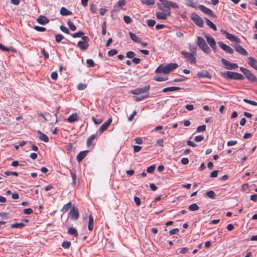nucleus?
I'll list each match as a JSON object with an SVG mask.
<instances>
[{
	"label": "nucleus",
	"mask_w": 257,
	"mask_h": 257,
	"mask_svg": "<svg viewBox=\"0 0 257 257\" xmlns=\"http://www.w3.org/2000/svg\"><path fill=\"white\" fill-rule=\"evenodd\" d=\"M162 4L157 3V6L159 10L163 12L171 14V8L177 9L179 8L178 4L175 2L167 0H159Z\"/></svg>",
	"instance_id": "f257e3e1"
},
{
	"label": "nucleus",
	"mask_w": 257,
	"mask_h": 257,
	"mask_svg": "<svg viewBox=\"0 0 257 257\" xmlns=\"http://www.w3.org/2000/svg\"><path fill=\"white\" fill-rule=\"evenodd\" d=\"M221 75L223 77L227 79L243 80L244 78L242 74L232 71L221 72Z\"/></svg>",
	"instance_id": "f03ea898"
},
{
	"label": "nucleus",
	"mask_w": 257,
	"mask_h": 257,
	"mask_svg": "<svg viewBox=\"0 0 257 257\" xmlns=\"http://www.w3.org/2000/svg\"><path fill=\"white\" fill-rule=\"evenodd\" d=\"M196 43L198 47L205 53L209 54L211 52V49L206 44L203 38L200 37H197Z\"/></svg>",
	"instance_id": "7ed1b4c3"
},
{
	"label": "nucleus",
	"mask_w": 257,
	"mask_h": 257,
	"mask_svg": "<svg viewBox=\"0 0 257 257\" xmlns=\"http://www.w3.org/2000/svg\"><path fill=\"white\" fill-rule=\"evenodd\" d=\"M240 70L243 73L246 78L249 81L251 82L256 81L257 79L256 78L255 76L252 73H251V72L249 70L242 67H240Z\"/></svg>",
	"instance_id": "20e7f679"
},
{
	"label": "nucleus",
	"mask_w": 257,
	"mask_h": 257,
	"mask_svg": "<svg viewBox=\"0 0 257 257\" xmlns=\"http://www.w3.org/2000/svg\"><path fill=\"white\" fill-rule=\"evenodd\" d=\"M181 54L186 58L191 64H195L196 63V59L194 54L187 52L184 51L181 52Z\"/></svg>",
	"instance_id": "39448f33"
},
{
	"label": "nucleus",
	"mask_w": 257,
	"mask_h": 257,
	"mask_svg": "<svg viewBox=\"0 0 257 257\" xmlns=\"http://www.w3.org/2000/svg\"><path fill=\"white\" fill-rule=\"evenodd\" d=\"M191 20L199 27L202 28L203 26V21L202 19L197 14L193 13L191 16Z\"/></svg>",
	"instance_id": "423d86ee"
},
{
	"label": "nucleus",
	"mask_w": 257,
	"mask_h": 257,
	"mask_svg": "<svg viewBox=\"0 0 257 257\" xmlns=\"http://www.w3.org/2000/svg\"><path fill=\"white\" fill-rule=\"evenodd\" d=\"M198 8L199 10L203 13L214 18H216V16L214 14V13L212 12V11L206 7L200 5L198 6Z\"/></svg>",
	"instance_id": "0eeeda50"
},
{
	"label": "nucleus",
	"mask_w": 257,
	"mask_h": 257,
	"mask_svg": "<svg viewBox=\"0 0 257 257\" xmlns=\"http://www.w3.org/2000/svg\"><path fill=\"white\" fill-rule=\"evenodd\" d=\"M222 64L225 66V68L228 70L235 69L238 68V65L236 63H231L229 61L222 58L221 60Z\"/></svg>",
	"instance_id": "6e6552de"
},
{
	"label": "nucleus",
	"mask_w": 257,
	"mask_h": 257,
	"mask_svg": "<svg viewBox=\"0 0 257 257\" xmlns=\"http://www.w3.org/2000/svg\"><path fill=\"white\" fill-rule=\"evenodd\" d=\"M150 85H147L142 88H138L131 91L133 94L139 95L147 92L150 89Z\"/></svg>",
	"instance_id": "1a4fd4ad"
},
{
	"label": "nucleus",
	"mask_w": 257,
	"mask_h": 257,
	"mask_svg": "<svg viewBox=\"0 0 257 257\" xmlns=\"http://www.w3.org/2000/svg\"><path fill=\"white\" fill-rule=\"evenodd\" d=\"M218 45L226 53L229 54L233 53V50L230 46L224 44L222 42H218Z\"/></svg>",
	"instance_id": "9d476101"
},
{
	"label": "nucleus",
	"mask_w": 257,
	"mask_h": 257,
	"mask_svg": "<svg viewBox=\"0 0 257 257\" xmlns=\"http://www.w3.org/2000/svg\"><path fill=\"white\" fill-rule=\"evenodd\" d=\"M70 217L71 219L76 220L78 219L79 217V214L78 208L73 206L70 211Z\"/></svg>",
	"instance_id": "9b49d317"
},
{
	"label": "nucleus",
	"mask_w": 257,
	"mask_h": 257,
	"mask_svg": "<svg viewBox=\"0 0 257 257\" xmlns=\"http://www.w3.org/2000/svg\"><path fill=\"white\" fill-rule=\"evenodd\" d=\"M178 67L177 63H169L165 65L166 73L168 74Z\"/></svg>",
	"instance_id": "f8f14e48"
},
{
	"label": "nucleus",
	"mask_w": 257,
	"mask_h": 257,
	"mask_svg": "<svg viewBox=\"0 0 257 257\" xmlns=\"http://www.w3.org/2000/svg\"><path fill=\"white\" fill-rule=\"evenodd\" d=\"M223 33L225 35V37L227 39L229 40L230 41H232V42H235L237 43H239L240 42V40L238 38L227 32L226 31H224Z\"/></svg>",
	"instance_id": "ddd939ff"
},
{
	"label": "nucleus",
	"mask_w": 257,
	"mask_h": 257,
	"mask_svg": "<svg viewBox=\"0 0 257 257\" xmlns=\"http://www.w3.org/2000/svg\"><path fill=\"white\" fill-rule=\"evenodd\" d=\"M223 33L225 35V37L227 39L229 40L230 41H232V42H235L237 43H239L240 42V40L238 38L227 32L226 31H224Z\"/></svg>",
	"instance_id": "4468645a"
},
{
	"label": "nucleus",
	"mask_w": 257,
	"mask_h": 257,
	"mask_svg": "<svg viewBox=\"0 0 257 257\" xmlns=\"http://www.w3.org/2000/svg\"><path fill=\"white\" fill-rule=\"evenodd\" d=\"M223 33L225 35V37L227 39L229 40L230 41H232V42H235L237 43H239L240 42V40L238 38L227 32L226 31H224Z\"/></svg>",
	"instance_id": "2eb2a0df"
},
{
	"label": "nucleus",
	"mask_w": 257,
	"mask_h": 257,
	"mask_svg": "<svg viewBox=\"0 0 257 257\" xmlns=\"http://www.w3.org/2000/svg\"><path fill=\"white\" fill-rule=\"evenodd\" d=\"M196 77L199 78H206L209 79H211L212 77L209 72L205 70H203L200 72H198L196 74Z\"/></svg>",
	"instance_id": "dca6fc26"
},
{
	"label": "nucleus",
	"mask_w": 257,
	"mask_h": 257,
	"mask_svg": "<svg viewBox=\"0 0 257 257\" xmlns=\"http://www.w3.org/2000/svg\"><path fill=\"white\" fill-rule=\"evenodd\" d=\"M171 14H168V13L165 12H157L156 13V16L158 19L160 20H166L168 17L170 16Z\"/></svg>",
	"instance_id": "f3484780"
},
{
	"label": "nucleus",
	"mask_w": 257,
	"mask_h": 257,
	"mask_svg": "<svg viewBox=\"0 0 257 257\" xmlns=\"http://www.w3.org/2000/svg\"><path fill=\"white\" fill-rule=\"evenodd\" d=\"M233 47L235 51L237 52L240 54L243 55V56H247V51L242 48L240 45L238 44H235L233 46Z\"/></svg>",
	"instance_id": "a211bd4d"
},
{
	"label": "nucleus",
	"mask_w": 257,
	"mask_h": 257,
	"mask_svg": "<svg viewBox=\"0 0 257 257\" xmlns=\"http://www.w3.org/2000/svg\"><path fill=\"white\" fill-rule=\"evenodd\" d=\"M112 122V118L111 117L109 118L107 121H106L105 122H104L102 125L99 128V131L101 133L104 132L107 127L110 125Z\"/></svg>",
	"instance_id": "6ab92c4d"
},
{
	"label": "nucleus",
	"mask_w": 257,
	"mask_h": 257,
	"mask_svg": "<svg viewBox=\"0 0 257 257\" xmlns=\"http://www.w3.org/2000/svg\"><path fill=\"white\" fill-rule=\"evenodd\" d=\"M248 64L253 68L257 70V60L252 57L247 58Z\"/></svg>",
	"instance_id": "aec40b11"
},
{
	"label": "nucleus",
	"mask_w": 257,
	"mask_h": 257,
	"mask_svg": "<svg viewBox=\"0 0 257 257\" xmlns=\"http://www.w3.org/2000/svg\"><path fill=\"white\" fill-rule=\"evenodd\" d=\"M88 152V151H83L78 153L76 157L77 161L78 162H81L86 156Z\"/></svg>",
	"instance_id": "412c9836"
},
{
	"label": "nucleus",
	"mask_w": 257,
	"mask_h": 257,
	"mask_svg": "<svg viewBox=\"0 0 257 257\" xmlns=\"http://www.w3.org/2000/svg\"><path fill=\"white\" fill-rule=\"evenodd\" d=\"M38 134H39V138L40 140L45 142L48 143L49 142V138L47 135L42 133L40 131H37Z\"/></svg>",
	"instance_id": "4be33fe9"
},
{
	"label": "nucleus",
	"mask_w": 257,
	"mask_h": 257,
	"mask_svg": "<svg viewBox=\"0 0 257 257\" xmlns=\"http://www.w3.org/2000/svg\"><path fill=\"white\" fill-rule=\"evenodd\" d=\"M37 22L41 25H45L49 22V20L45 16H40L37 19Z\"/></svg>",
	"instance_id": "5701e85b"
},
{
	"label": "nucleus",
	"mask_w": 257,
	"mask_h": 257,
	"mask_svg": "<svg viewBox=\"0 0 257 257\" xmlns=\"http://www.w3.org/2000/svg\"><path fill=\"white\" fill-rule=\"evenodd\" d=\"M204 36L206 39L208 44L210 46H212V45L216 44V42L212 36H209L206 34L204 35Z\"/></svg>",
	"instance_id": "b1692460"
},
{
	"label": "nucleus",
	"mask_w": 257,
	"mask_h": 257,
	"mask_svg": "<svg viewBox=\"0 0 257 257\" xmlns=\"http://www.w3.org/2000/svg\"><path fill=\"white\" fill-rule=\"evenodd\" d=\"M77 46L81 50H85L88 49L89 47V44L87 43H85L81 41H79L77 43Z\"/></svg>",
	"instance_id": "393cba45"
},
{
	"label": "nucleus",
	"mask_w": 257,
	"mask_h": 257,
	"mask_svg": "<svg viewBox=\"0 0 257 257\" xmlns=\"http://www.w3.org/2000/svg\"><path fill=\"white\" fill-rule=\"evenodd\" d=\"M79 119V117L77 113H73L70 115L67 118V121L69 122L72 123Z\"/></svg>",
	"instance_id": "a878e982"
},
{
	"label": "nucleus",
	"mask_w": 257,
	"mask_h": 257,
	"mask_svg": "<svg viewBox=\"0 0 257 257\" xmlns=\"http://www.w3.org/2000/svg\"><path fill=\"white\" fill-rule=\"evenodd\" d=\"M60 13L61 15L64 16H69L72 14L71 11H69L65 7H62L61 8Z\"/></svg>",
	"instance_id": "bb28decb"
},
{
	"label": "nucleus",
	"mask_w": 257,
	"mask_h": 257,
	"mask_svg": "<svg viewBox=\"0 0 257 257\" xmlns=\"http://www.w3.org/2000/svg\"><path fill=\"white\" fill-rule=\"evenodd\" d=\"M129 35L131 39L135 43H141V39L138 37L135 34L132 32H129Z\"/></svg>",
	"instance_id": "cd10ccee"
},
{
	"label": "nucleus",
	"mask_w": 257,
	"mask_h": 257,
	"mask_svg": "<svg viewBox=\"0 0 257 257\" xmlns=\"http://www.w3.org/2000/svg\"><path fill=\"white\" fill-rule=\"evenodd\" d=\"M180 89V88L179 87L176 86H172V87H169L165 88L163 89V92H167L169 91H177L179 90Z\"/></svg>",
	"instance_id": "c85d7f7f"
},
{
	"label": "nucleus",
	"mask_w": 257,
	"mask_h": 257,
	"mask_svg": "<svg viewBox=\"0 0 257 257\" xmlns=\"http://www.w3.org/2000/svg\"><path fill=\"white\" fill-rule=\"evenodd\" d=\"M93 218L92 215L89 216V221L88 224V229L89 231H91L93 228Z\"/></svg>",
	"instance_id": "c756f323"
},
{
	"label": "nucleus",
	"mask_w": 257,
	"mask_h": 257,
	"mask_svg": "<svg viewBox=\"0 0 257 257\" xmlns=\"http://www.w3.org/2000/svg\"><path fill=\"white\" fill-rule=\"evenodd\" d=\"M155 73H163L164 74H166V70H165V65L163 64H162V65L159 66L156 69Z\"/></svg>",
	"instance_id": "7c9ffc66"
},
{
	"label": "nucleus",
	"mask_w": 257,
	"mask_h": 257,
	"mask_svg": "<svg viewBox=\"0 0 257 257\" xmlns=\"http://www.w3.org/2000/svg\"><path fill=\"white\" fill-rule=\"evenodd\" d=\"M205 21L206 23V24L213 30L216 31L217 28L216 26L211 22L208 19L205 18Z\"/></svg>",
	"instance_id": "2f4dec72"
},
{
	"label": "nucleus",
	"mask_w": 257,
	"mask_h": 257,
	"mask_svg": "<svg viewBox=\"0 0 257 257\" xmlns=\"http://www.w3.org/2000/svg\"><path fill=\"white\" fill-rule=\"evenodd\" d=\"M68 233L70 235H72L75 237H77L78 235L77 229L73 227L69 228Z\"/></svg>",
	"instance_id": "473e14b6"
},
{
	"label": "nucleus",
	"mask_w": 257,
	"mask_h": 257,
	"mask_svg": "<svg viewBox=\"0 0 257 257\" xmlns=\"http://www.w3.org/2000/svg\"><path fill=\"white\" fill-rule=\"evenodd\" d=\"M97 137L96 134L91 135L87 140V146L89 147L92 145V141Z\"/></svg>",
	"instance_id": "72a5a7b5"
},
{
	"label": "nucleus",
	"mask_w": 257,
	"mask_h": 257,
	"mask_svg": "<svg viewBox=\"0 0 257 257\" xmlns=\"http://www.w3.org/2000/svg\"><path fill=\"white\" fill-rule=\"evenodd\" d=\"M25 224L22 222L21 223H15L11 225V227L12 228H22L24 227Z\"/></svg>",
	"instance_id": "f704fd0d"
},
{
	"label": "nucleus",
	"mask_w": 257,
	"mask_h": 257,
	"mask_svg": "<svg viewBox=\"0 0 257 257\" xmlns=\"http://www.w3.org/2000/svg\"><path fill=\"white\" fill-rule=\"evenodd\" d=\"M185 4L188 7L197 8L196 5L194 3L193 0H186Z\"/></svg>",
	"instance_id": "c9c22d12"
},
{
	"label": "nucleus",
	"mask_w": 257,
	"mask_h": 257,
	"mask_svg": "<svg viewBox=\"0 0 257 257\" xmlns=\"http://www.w3.org/2000/svg\"><path fill=\"white\" fill-rule=\"evenodd\" d=\"M71 203L70 202H68L64 205L63 207L61 209V211L66 212L71 208Z\"/></svg>",
	"instance_id": "e433bc0d"
},
{
	"label": "nucleus",
	"mask_w": 257,
	"mask_h": 257,
	"mask_svg": "<svg viewBox=\"0 0 257 257\" xmlns=\"http://www.w3.org/2000/svg\"><path fill=\"white\" fill-rule=\"evenodd\" d=\"M188 209L192 211H196L199 209V206L195 203L192 204L188 207Z\"/></svg>",
	"instance_id": "4c0bfd02"
},
{
	"label": "nucleus",
	"mask_w": 257,
	"mask_h": 257,
	"mask_svg": "<svg viewBox=\"0 0 257 257\" xmlns=\"http://www.w3.org/2000/svg\"><path fill=\"white\" fill-rule=\"evenodd\" d=\"M141 2L146 5L151 6L155 4V0H141Z\"/></svg>",
	"instance_id": "58836bf2"
},
{
	"label": "nucleus",
	"mask_w": 257,
	"mask_h": 257,
	"mask_svg": "<svg viewBox=\"0 0 257 257\" xmlns=\"http://www.w3.org/2000/svg\"><path fill=\"white\" fill-rule=\"evenodd\" d=\"M148 97H149V93H148L145 95H143V96H134V99L136 101H139L142 100L143 99H144L145 98H147Z\"/></svg>",
	"instance_id": "ea45409f"
},
{
	"label": "nucleus",
	"mask_w": 257,
	"mask_h": 257,
	"mask_svg": "<svg viewBox=\"0 0 257 257\" xmlns=\"http://www.w3.org/2000/svg\"><path fill=\"white\" fill-rule=\"evenodd\" d=\"M84 33L83 31H79L78 32H76L75 33L71 34V36L75 38H79L81 37L83 35H84Z\"/></svg>",
	"instance_id": "a19ab883"
},
{
	"label": "nucleus",
	"mask_w": 257,
	"mask_h": 257,
	"mask_svg": "<svg viewBox=\"0 0 257 257\" xmlns=\"http://www.w3.org/2000/svg\"><path fill=\"white\" fill-rule=\"evenodd\" d=\"M206 195L211 199H215V194L213 191L210 190L206 192Z\"/></svg>",
	"instance_id": "79ce46f5"
},
{
	"label": "nucleus",
	"mask_w": 257,
	"mask_h": 257,
	"mask_svg": "<svg viewBox=\"0 0 257 257\" xmlns=\"http://www.w3.org/2000/svg\"><path fill=\"white\" fill-rule=\"evenodd\" d=\"M67 25L69 28L72 31H75L76 29V26L74 25V24L71 22L70 20L68 21L67 22Z\"/></svg>",
	"instance_id": "37998d69"
},
{
	"label": "nucleus",
	"mask_w": 257,
	"mask_h": 257,
	"mask_svg": "<svg viewBox=\"0 0 257 257\" xmlns=\"http://www.w3.org/2000/svg\"><path fill=\"white\" fill-rule=\"evenodd\" d=\"M64 38V37L61 34L55 35V41L57 43L60 42Z\"/></svg>",
	"instance_id": "c03bdc74"
},
{
	"label": "nucleus",
	"mask_w": 257,
	"mask_h": 257,
	"mask_svg": "<svg viewBox=\"0 0 257 257\" xmlns=\"http://www.w3.org/2000/svg\"><path fill=\"white\" fill-rule=\"evenodd\" d=\"M71 244V243L70 241H65L62 242L61 245L63 248L67 249V248H69Z\"/></svg>",
	"instance_id": "a18cd8bd"
},
{
	"label": "nucleus",
	"mask_w": 257,
	"mask_h": 257,
	"mask_svg": "<svg viewBox=\"0 0 257 257\" xmlns=\"http://www.w3.org/2000/svg\"><path fill=\"white\" fill-rule=\"evenodd\" d=\"M243 101L244 102H246L247 103H248L249 104H251L252 105L257 106V102H256V101L250 100L247 99L246 98H244L243 99Z\"/></svg>",
	"instance_id": "49530a36"
},
{
	"label": "nucleus",
	"mask_w": 257,
	"mask_h": 257,
	"mask_svg": "<svg viewBox=\"0 0 257 257\" xmlns=\"http://www.w3.org/2000/svg\"><path fill=\"white\" fill-rule=\"evenodd\" d=\"M189 251V248L187 247H183L179 248L177 250V251H178L179 253H182V254H185L187 253Z\"/></svg>",
	"instance_id": "de8ad7c7"
},
{
	"label": "nucleus",
	"mask_w": 257,
	"mask_h": 257,
	"mask_svg": "<svg viewBox=\"0 0 257 257\" xmlns=\"http://www.w3.org/2000/svg\"><path fill=\"white\" fill-rule=\"evenodd\" d=\"M70 174L73 180V184L74 185L76 184V174L75 171H70Z\"/></svg>",
	"instance_id": "09e8293b"
},
{
	"label": "nucleus",
	"mask_w": 257,
	"mask_h": 257,
	"mask_svg": "<svg viewBox=\"0 0 257 257\" xmlns=\"http://www.w3.org/2000/svg\"><path fill=\"white\" fill-rule=\"evenodd\" d=\"M206 130V125L205 124H203L200 125L197 127L196 131L198 133L203 132Z\"/></svg>",
	"instance_id": "8fccbe9b"
},
{
	"label": "nucleus",
	"mask_w": 257,
	"mask_h": 257,
	"mask_svg": "<svg viewBox=\"0 0 257 257\" xmlns=\"http://www.w3.org/2000/svg\"><path fill=\"white\" fill-rule=\"evenodd\" d=\"M117 53H118V51L116 49H111L108 52V55L110 57H112V56H113L114 55L117 54Z\"/></svg>",
	"instance_id": "3c124183"
},
{
	"label": "nucleus",
	"mask_w": 257,
	"mask_h": 257,
	"mask_svg": "<svg viewBox=\"0 0 257 257\" xmlns=\"http://www.w3.org/2000/svg\"><path fill=\"white\" fill-rule=\"evenodd\" d=\"M147 24L149 27H153L156 24V21L154 20L149 19L147 21Z\"/></svg>",
	"instance_id": "603ef678"
},
{
	"label": "nucleus",
	"mask_w": 257,
	"mask_h": 257,
	"mask_svg": "<svg viewBox=\"0 0 257 257\" xmlns=\"http://www.w3.org/2000/svg\"><path fill=\"white\" fill-rule=\"evenodd\" d=\"M135 55H136V54L134 52L131 51H128L126 53V57L130 58V59H133Z\"/></svg>",
	"instance_id": "864d4df0"
},
{
	"label": "nucleus",
	"mask_w": 257,
	"mask_h": 257,
	"mask_svg": "<svg viewBox=\"0 0 257 257\" xmlns=\"http://www.w3.org/2000/svg\"><path fill=\"white\" fill-rule=\"evenodd\" d=\"M155 167V166L154 165L150 166L147 169V172L148 173H152L154 171Z\"/></svg>",
	"instance_id": "5fc2aeb1"
},
{
	"label": "nucleus",
	"mask_w": 257,
	"mask_h": 257,
	"mask_svg": "<svg viewBox=\"0 0 257 257\" xmlns=\"http://www.w3.org/2000/svg\"><path fill=\"white\" fill-rule=\"evenodd\" d=\"M0 49L2 50L3 51H9L10 50H12V51L14 50V51H15L14 50L12 49V47H9V48L6 47L4 46V45H3L1 43H0Z\"/></svg>",
	"instance_id": "6e6d98bb"
},
{
	"label": "nucleus",
	"mask_w": 257,
	"mask_h": 257,
	"mask_svg": "<svg viewBox=\"0 0 257 257\" xmlns=\"http://www.w3.org/2000/svg\"><path fill=\"white\" fill-rule=\"evenodd\" d=\"M0 49L2 50L3 51H9L10 50H12V51L14 50V51H15L14 50L12 49V47H9V48L6 47L4 46V45H3L1 43H0Z\"/></svg>",
	"instance_id": "4d7b16f0"
},
{
	"label": "nucleus",
	"mask_w": 257,
	"mask_h": 257,
	"mask_svg": "<svg viewBox=\"0 0 257 257\" xmlns=\"http://www.w3.org/2000/svg\"><path fill=\"white\" fill-rule=\"evenodd\" d=\"M106 23L105 21L103 22L102 25V34L104 36L106 34Z\"/></svg>",
	"instance_id": "13d9d810"
},
{
	"label": "nucleus",
	"mask_w": 257,
	"mask_h": 257,
	"mask_svg": "<svg viewBox=\"0 0 257 257\" xmlns=\"http://www.w3.org/2000/svg\"><path fill=\"white\" fill-rule=\"evenodd\" d=\"M189 49L191 51V53L196 54L197 48L196 46H192L191 44L189 45Z\"/></svg>",
	"instance_id": "bf43d9fd"
},
{
	"label": "nucleus",
	"mask_w": 257,
	"mask_h": 257,
	"mask_svg": "<svg viewBox=\"0 0 257 257\" xmlns=\"http://www.w3.org/2000/svg\"><path fill=\"white\" fill-rule=\"evenodd\" d=\"M167 79H168V78H167V77H161V76H157L154 78L155 80H156L157 81H159V82L166 81Z\"/></svg>",
	"instance_id": "052dcab7"
},
{
	"label": "nucleus",
	"mask_w": 257,
	"mask_h": 257,
	"mask_svg": "<svg viewBox=\"0 0 257 257\" xmlns=\"http://www.w3.org/2000/svg\"><path fill=\"white\" fill-rule=\"evenodd\" d=\"M5 174L7 176H10V175H14L16 176H18L19 174L16 172H11L9 171H6L5 172Z\"/></svg>",
	"instance_id": "680f3d73"
},
{
	"label": "nucleus",
	"mask_w": 257,
	"mask_h": 257,
	"mask_svg": "<svg viewBox=\"0 0 257 257\" xmlns=\"http://www.w3.org/2000/svg\"><path fill=\"white\" fill-rule=\"evenodd\" d=\"M86 64L89 67H92L95 65L94 61L91 59L86 60Z\"/></svg>",
	"instance_id": "e2e57ef3"
},
{
	"label": "nucleus",
	"mask_w": 257,
	"mask_h": 257,
	"mask_svg": "<svg viewBox=\"0 0 257 257\" xmlns=\"http://www.w3.org/2000/svg\"><path fill=\"white\" fill-rule=\"evenodd\" d=\"M87 87V85L85 83H79L77 85V88L78 90H84Z\"/></svg>",
	"instance_id": "0e129e2a"
},
{
	"label": "nucleus",
	"mask_w": 257,
	"mask_h": 257,
	"mask_svg": "<svg viewBox=\"0 0 257 257\" xmlns=\"http://www.w3.org/2000/svg\"><path fill=\"white\" fill-rule=\"evenodd\" d=\"M60 29L62 32L65 33L66 34H70V31H69V29L67 28H66V27L61 25L60 27Z\"/></svg>",
	"instance_id": "69168bd1"
},
{
	"label": "nucleus",
	"mask_w": 257,
	"mask_h": 257,
	"mask_svg": "<svg viewBox=\"0 0 257 257\" xmlns=\"http://www.w3.org/2000/svg\"><path fill=\"white\" fill-rule=\"evenodd\" d=\"M123 20L126 24H130L132 21V19L129 16H124Z\"/></svg>",
	"instance_id": "338daca9"
},
{
	"label": "nucleus",
	"mask_w": 257,
	"mask_h": 257,
	"mask_svg": "<svg viewBox=\"0 0 257 257\" xmlns=\"http://www.w3.org/2000/svg\"><path fill=\"white\" fill-rule=\"evenodd\" d=\"M218 173V170H214L210 173V177L211 178H215L217 176Z\"/></svg>",
	"instance_id": "774afa93"
}]
</instances>
